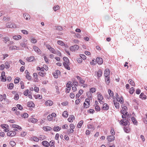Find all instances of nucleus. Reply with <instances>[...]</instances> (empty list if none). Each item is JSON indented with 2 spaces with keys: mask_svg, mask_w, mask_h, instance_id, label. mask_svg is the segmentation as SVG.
Segmentation results:
<instances>
[{
  "mask_svg": "<svg viewBox=\"0 0 147 147\" xmlns=\"http://www.w3.org/2000/svg\"><path fill=\"white\" fill-rule=\"evenodd\" d=\"M63 59L64 62L63 63V64L65 68L68 70L70 69V68L69 66V60L68 59L65 57H63Z\"/></svg>",
  "mask_w": 147,
  "mask_h": 147,
  "instance_id": "f257e3e1",
  "label": "nucleus"
},
{
  "mask_svg": "<svg viewBox=\"0 0 147 147\" xmlns=\"http://www.w3.org/2000/svg\"><path fill=\"white\" fill-rule=\"evenodd\" d=\"M27 40L25 38H24L23 39L22 42L20 43V45L22 47L25 48H27L28 49V48L27 46Z\"/></svg>",
  "mask_w": 147,
  "mask_h": 147,
  "instance_id": "f03ea898",
  "label": "nucleus"
},
{
  "mask_svg": "<svg viewBox=\"0 0 147 147\" xmlns=\"http://www.w3.org/2000/svg\"><path fill=\"white\" fill-rule=\"evenodd\" d=\"M127 117L124 118L123 119H121L120 121V123L121 124H122L123 125H127L128 124L129 122L128 121V119H126Z\"/></svg>",
  "mask_w": 147,
  "mask_h": 147,
  "instance_id": "7ed1b4c3",
  "label": "nucleus"
},
{
  "mask_svg": "<svg viewBox=\"0 0 147 147\" xmlns=\"http://www.w3.org/2000/svg\"><path fill=\"white\" fill-rule=\"evenodd\" d=\"M7 27L9 28H16V26L14 23L11 22H8L6 24Z\"/></svg>",
  "mask_w": 147,
  "mask_h": 147,
  "instance_id": "20e7f679",
  "label": "nucleus"
},
{
  "mask_svg": "<svg viewBox=\"0 0 147 147\" xmlns=\"http://www.w3.org/2000/svg\"><path fill=\"white\" fill-rule=\"evenodd\" d=\"M79 46L76 45L71 46L70 48V50L72 52H75L79 49Z\"/></svg>",
  "mask_w": 147,
  "mask_h": 147,
  "instance_id": "39448f33",
  "label": "nucleus"
},
{
  "mask_svg": "<svg viewBox=\"0 0 147 147\" xmlns=\"http://www.w3.org/2000/svg\"><path fill=\"white\" fill-rule=\"evenodd\" d=\"M46 47L51 52L54 54H56V52L54 48L51 47L49 45H46Z\"/></svg>",
  "mask_w": 147,
  "mask_h": 147,
  "instance_id": "423d86ee",
  "label": "nucleus"
},
{
  "mask_svg": "<svg viewBox=\"0 0 147 147\" xmlns=\"http://www.w3.org/2000/svg\"><path fill=\"white\" fill-rule=\"evenodd\" d=\"M7 136H9L13 137L15 136L16 134V132L14 131H10L7 133Z\"/></svg>",
  "mask_w": 147,
  "mask_h": 147,
  "instance_id": "0eeeda50",
  "label": "nucleus"
},
{
  "mask_svg": "<svg viewBox=\"0 0 147 147\" xmlns=\"http://www.w3.org/2000/svg\"><path fill=\"white\" fill-rule=\"evenodd\" d=\"M121 113L123 114L122 116V117L123 119L124 118H126L127 117V112L125 110H122L121 111Z\"/></svg>",
  "mask_w": 147,
  "mask_h": 147,
  "instance_id": "6e6552de",
  "label": "nucleus"
},
{
  "mask_svg": "<svg viewBox=\"0 0 147 147\" xmlns=\"http://www.w3.org/2000/svg\"><path fill=\"white\" fill-rule=\"evenodd\" d=\"M60 74V71L59 70L55 71V72L53 74L54 77L55 78H57L58 77V75Z\"/></svg>",
  "mask_w": 147,
  "mask_h": 147,
  "instance_id": "1a4fd4ad",
  "label": "nucleus"
},
{
  "mask_svg": "<svg viewBox=\"0 0 147 147\" xmlns=\"http://www.w3.org/2000/svg\"><path fill=\"white\" fill-rule=\"evenodd\" d=\"M96 61L97 63L99 65H101L103 63V60L100 57H98L96 59Z\"/></svg>",
  "mask_w": 147,
  "mask_h": 147,
  "instance_id": "9d476101",
  "label": "nucleus"
},
{
  "mask_svg": "<svg viewBox=\"0 0 147 147\" xmlns=\"http://www.w3.org/2000/svg\"><path fill=\"white\" fill-rule=\"evenodd\" d=\"M110 70L109 69H106L104 71V75L105 78H107L109 76L110 74Z\"/></svg>",
  "mask_w": 147,
  "mask_h": 147,
  "instance_id": "9b49d317",
  "label": "nucleus"
},
{
  "mask_svg": "<svg viewBox=\"0 0 147 147\" xmlns=\"http://www.w3.org/2000/svg\"><path fill=\"white\" fill-rule=\"evenodd\" d=\"M33 48L34 51L36 53L39 54H40L41 53V51L37 47L34 46Z\"/></svg>",
  "mask_w": 147,
  "mask_h": 147,
  "instance_id": "f8f14e48",
  "label": "nucleus"
},
{
  "mask_svg": "<svg viewBox=\"0 0 147 147\" xmlns=\"http://www.w3.org/2000/svg\"><path fill=\"white\" fill-rule=\"evenodd\" d=\"M9 50H19V47L16 46H11L9 47Z\"/></svg>",
  "mask_w": 147,
  "mask_h": 147,
  "instance_id": "ddd939ff",
  "label": "nucleus"
},
{
  "mask_svg": "<svg viewBox=\"0 0 147 147\" xmlns=\"http://www.w3.org/2000/svg\"><path fill=\"white\" fill-rule=\"evenodd\" d=\"M107 138L108 141L111 142L115 139V137L113 136H107Z\"/></svg>",
  "mask_w": 147,
  "mask_h": 147,
  "instance_id": "4468645a",
  "label": "nucleus"
},
{
  "mask_svg": "<svg viewBox=\"0 0 147 147\" xmlns=\"http://www.w3.org/2000/svg\"><path fill=\"white\" fill-rule=\"evenodd\" d=\"M3 41L5 43L8 44L9 43L10 39L8 37H3Z\"/></svg>",
  "mask_w": 147,
  "mask_h": 147,
  "instance_id": "2eb2a0df",
  "label": "nucleus"
},
{
  "mask_svg": "<svg viewBox=\"0 0 147 147\" xmlns=\"http://www.w3.org/2000/svg\"><path fill=\"white\" fill-rule=\"evenodd\" d=\"M45 105L47 106H51L53 105V102L51 100H48L45 102Z\"/></svg>",
  "mask_w": 147,
  "mask_h": 147,
  "instance_id": "dca6fc26",
  "label": "nucleus"
},
{
  "mask_svg": "<svg viewBox=\"0 0 147 147\" xmlns=\"http://www.w3.org/2000/svg\"><path fill=\"white\" fill-rule=\"evenodd\" d=\"M42 144L45 147H49V143L47 141H44L42 142Z\"/></svg>",
  "mask_w": 147,
  "mask_h": 147,
  "instance_id": "f3484780",
  "label": "nucleus"
},
{
  "mask_svg": "<svg viewBox=\"0 0 147 147\" xmlns=\"http://www.w3.org/2000/svg\"><path fill=\"white\" fill-rule=\"evenodd\" d=\"M77 79L79 80V82L82 84H83L85 82V81L82 79L79 76H77L76 77Z\"/></svg>",
  "mask_w": 147,
  "mask_h": 147,
  "instance_id": "a211bd4d",
  "label": "nucleus"
},
{
  "mask_svg": "<svg viewBox=\"0 0 147 147\" xmlns=\"http://www.w3.org/2000/svg\"><path fill=\"white\" fill-rule=\"evenodd\" d=\"M13 38L14 39L18 40L21 39L22 38V36L20 35H15L13 36Z\"/></svg>",
  "mask_w": 147,
  "mask_h": 147,
  "instance_id": "6ab92c4d",
  "label": "nucleus"
},
{
  "mask_svg": "<svg viewBox=\"0 0 147 147\" xmlns=\"http://www.w3.org/2000/svg\"><path fill=\"white\" fill-rule=\"evenodd\" d=\"M75 119V117L73 115H70L69 116V118L68 119V121L70 122H73V119Z\"/></svg>",
  "mask_w": 147,
  "mask_h": 147,
  "instance_id": "aec40b11",
  "label": "nucleus"
},
{
  "mask_svg": "<svg viewBox=\"0 0 147 147\" xmlns=\"http://www.w3.org/2000/svg\"><path fill=\"white\" fill-rule=\"evenodd\" d=\"M27 106L28 107H34V105L32 102L30 101L28 103Z\"/></svg>",
  "mask_w": 147,
  "mask_h": 147,
  "instance_id": "412c9836",
  "label": "nucleus"
},
{
  "mask_svg": "<svg viewBox=\"0 0 147 147\" xmlns=\"http://www.w3.org/2000/svg\"><path fill=\"white\" fill-rule=\"evenodd\" d=\"M24 16L26 20H30V16L28 14L26 13H24Z\"/></svg>",
  "mask_w": 147,
  "mask_h": 147,
  "instance_id": "4be33fe9",
  "label": "nucleus"
},
{
  "mask_svg": "<svg viewBox=\"0 0 147 147\" xmlns=\"http://www.w3.org/2000/svg\"><path fill=\"white\" fill-rule=\"evenodd\" d=\"M43 129L45 131H50L52 129V128L49 126L44 127H43Z\"/></svg>",
  "mask_w": 147,
  "mask_h": 147,
  "instance_id": "5701e85b",
  "label": "nucleus"
},
{
  "mask_svg": "<svg viewBox=\"0 0 147 147\" xmlns=\"http://www.w3.org/2000/svg\"><path fill=\"white\" fill-rule=\"evenodd\" d=\"M88 128V129H92L90 130L91 131H93L95 129V128L94 127L93 125L90 124H88L87 125Z\"/></svg>",
  "mask_w": 147,
  "mask_h": 147,
  "instance_id": "b1692460",
  "label": "nucleus"
},
{
  "mask_svg": "<svg viewBox=\"0 0 147 147\" xmlns=\"http://www.w3.org/2000/svg\"><path fill=\"white\" fill-rule=\"evenodd\" d=\"M49 146H50L51 147H55V141L53 140L50 141L49 143Z\"/></svg>",
  "mask_w": 147,
  "mask_h": 147,
  "instance_id": "393cba45",
  "label": "nucleus"
},
{
  "mask_svg": "<svg viewBox=\"0 0 147 147\" xmlns=\"http://www.w3.org/2000/svg\"><path fill=\"white\" fill-rule=\"evenodd\" d=\"M140 98L143 100L146 99V96L143 93H142L140 95Z\"/></svg>",
  "mask_w": 147,
  "mask_h": 147,
  "instance_id": "a878e982",
  "label": "nucleus"
},
{
  "mask_svg": "<svg viewBox=\"0 0 147 147\" xmlns=\"http://www.w3.org/2000/svg\"><path fill=\"white\" fill-rule=\"evenodd\" d=\"M12 127L13 128H17L18 129H22L21 127L18 125L16 124H12Z\"/></svg>",
  "mask_w": 147,
  "mask_h": 147,
  "instance_id": "bb28decb",
  "label": "nucleus"
},
{
  "mask_svg": "<svg viewBox=\"0 0 147 147\" xmlns=\"http://www.w3.org/2000/svg\"><path fill=\"white\" fill-rule=\"evenodd\" d=\"M98 94V100H102L103 98V96L99 93H97Z\"/></svg>",
  "mask_w": 147,
  "mask_h": 147,
  "instance_id": "cd10ccee",
  "label": "nucleus"
},
{
  "mask_svg": "<svg viewBox=\"0 0 147 147\" xmlns=\"http://www.w3.org/2000/svg\"><path fill=\"white\" fill-rule=\"evenodd\" d=\"M97 74V76L98 78L100 77L102 75V71L100 69L98 70V72L96 71L95 72Z\"/></svg>",
  "mask_w": 147,
  "mask_h": 147,
  "instance_id": "c85d7f7f",
  "label": "nucleus"
},
{
  "mask_svg": "<svg viewBox=\"0 0 147 147\" xmlns=\"http://www.w3.org/2000/svg\"><path fill=\"white\" fill-rule=\"evenodd\" d=\"M68 112L66 111H64L62 114V116L63 117L67 118L68 117Z\"/></svg>",
  "mask_w": 147,
  "mask_h": 147,
  "instance_id": "c756f323",
  "label": "nucleus"
},
{
  "mask_svg": "<svg viewBox=\"0 0 147 147\" xmlns=\"http://www.w3.org/2000/svg\"><path fill=\"white\" fill-rule=\"evenodd\" d=\"M102 108L103 109L107 110L108 109L109 107L107 104L105 103L103 105Z\"/></svg>",
  "mask_w": 147,
  "mask_h": 147,
  "instance_id": "7c9ffc66",
  "label": "nucleus"
},
{
  "mask_svg": "<svg viewBox=\"0 0 147 147\" xmlns=\"http://www.w3.org/2000/svg\"><path fill=\"white\" fill-rule=\"evenodd\" d=\"M29 120L30 122L33 123H36L38 121L37 119L34 118H31Z\"/></svg>",
  "mask_w": 147,
  "mask_h": 147,
  "instance_id": "2f4dec72",
  "label": "nucleus"
},
{
  "mask_svg": "<svg viewBox=\"0 0 147 147\" xmlns=\"http://www.w3.org/2000/svg\"><path fill=\"white\" fill-rule=\"evenodd\" d=\"M83 121L82 120L80 121L77 125V127L78 128H81L83 124Z\"/></svg>",
  "mask_w": 147,
  "mask_h": 147,
  "instance_id": "473e14b6",
  "label": "nucleus"
},
{
  "mask_svg": "<svg viewBox=\"0 0 147 147\" xmlns=\"http://www.w3.org/2000/svg\"><path fill=\"white\" fill-rule=\"evenodd\" d=\"M131 119L133 123L135 125H136L138 122L136 118L134 117H132L131 118Z\"/></svg>",
  "mask_w": 147,
  "mask_h": 147,
  "instance_id": "72a5a7b5",
  "label": "nucleus"
},
{
  "mask_svg": "<svg viewBox=\"0 0 147 147\" xmlns=\"http://www.w3.org/2000/svg\"><path fill=\"white\" fill-rule=\"evenodd\" d=\"M113 102H114V105L115 107L117 109H119V103L117 102H115V101H114V100L113 101Z\"/></svg>",
  "mask_w": 147,
  "mask_h": 147,
  "instance_id": "f704fd0d",
  "label": "nucleus"
},
{
  "mask_svg": "<svg viewBox=\"0 0 147 147\" xmlns=\"http://www.w3.org/2000/svg\"><path fill=\"white\" fill-rule=\"evenodd\" d=\"M34 57L31 56L27 58L26 60L28 61L31 62L32 61L34 60Z\"/></svg>",
  "mask_w": 147,
  "mask_h": 147,
  "instance_id": "c9c22d12",
  "label": "nucleus"
},
{
  "mask_svg": "<svg viewBox=\"0 0 147 147\" xmlns=\"http://www.w3.org/2000/svg\"><path fill=\"white\" fill-rule=\"evenodd\" d=\"M46 138V137L44 135H42L40 136L39 137V140H42Z\"/></svg>",
  "mask_w": 147,
  "mask_h": 147,
  "instance_id": "e433bc0d",
  "label": "nucleus"
},
{
  "mask_svg": "<svg viewBox=\"0 0 147 147\" xmlns=\"http://www.w3.org/2000/svg\"><path fill=\"white\" fill-rule=\"evenodd\" d=\"M61 129V128L59 126H55L53 128V130L55 131H58Z\"/></svg>",
  "mask_w": 147,
  "mask_h": 147,
  "instance_id": "4c0bfd02",
  "label": "nucleus"
},
{
  "mask_svg": "<svg viewBox=\"0 0 147 147\" xmlns=\"http://www.w3.org/2000/svg\"><path fill=\"white\" fill-rule=\"evenodd\" d=\"M128 82L132 86H135V83L131 79H129L128 80Z\"/></svg>",
  "mask_w": 147,
  "mask_h": 147,
  "instance_id": "58836bf2",
  "label": "nucleus"
},
{
  "mask_svg": "<svg viewBox=\"0 0 147 147\" xmlns=\"http://www.w3.org/2000/svg\"><path fill=\"white\" fill-rule=\"evenodd\" d=\"M124 130L127 133H128L130 131L129 128L127 127H125L124 128Z\"/></svg>",
  "mask_w": 147,
  "mask_h": 147,
  "instance_id": "ea45409f",
  "label": "nucleus"
},
{
  "mask_svg": "<svg viewBox=\"0 0 147 147\" xmlns=\"http://www.w3.org/2000/svg\"><path fill=\"white\" fill-rule=\"evenodd\" d=\"M72 86V83L70 81H69L66 84L67 87H70V88Z\"/></svg>",
  "mask_w": 147,
  "mask_h": 147,
  "instance_id": "a19ab883",
  "label": "nucleus"
},
{
  "mask_svg": "<svg viewBox=\"0 0 147 147\" xmlns=\"http://www.w3.org/2000/svg\"><path fill=\"white\" fill-rule=\"evenodd\" d=\"M90 105V104L89 103H86L85 102H84V107L86 109L89 107V106Z\"/></svg>",
  "mask_w": 147,
  "mask_h": 147,
  "instance_id": "79ce46f5",
  "label": "nucleus"
},
{
  "mask_svg": "<svg viewBox=\"0 0 147 147\" xmlns=\"http://www.w3.org/2000/svg\"><path fill=\"white\" fill-rule=\"evenodd\" d=\"M55 27L56 30H59L61 31L63 30V28L61 26H55Z\"/></svg>",
  "mask_w": 147,
  "mask_h": 147,
  "instance_id": "37998d69",
  "label": "nucleus"
},
{
  "mask_svg": "<svg viewBox=\"0 0 147 147\" xmlns=\"http://www.w3.org/2000/svg\"><path fill=\"white\" fill-rule=\"evenodd\" d=\"M13 84L12 83H11L9 84V86H8V89H12L13 87Z\"/></svg>",
  "mask_w": 147,
  "mask_h": 147,
  "instance_id": "c03bdc74",
  "label": "nucleus"
},
{
  "mask_svg": "<svg viewBox=\"0 0 147 147\" xmlns=\"http://www.w3.org/2000/svg\"><path fill=\"white\" fill-rule=\"evenodd\" d=\"M105 82H106V84L107 85H108L109 84L110 82V81L109 77H108L107 78H106L105 79Z\"/></svg>",
  "mask_w": 147,
  "mask_h": 147,
  "instance_id": "a18cd8bd",
  "label": "nucleus"
},
{
  "mask_svg": "<svg viewBox=\"0 0 147 147\" xmlns=\"http://www.w3.org/2000/svg\"><path fill=\"white\" fill-rule=\"evenodd\" d=\"M5 66L6 68L7 69L9 67L10 65L7 62H6L5 63Z\"/></svg>",
  "mask_w": 147,
  "mask_h": 147,
  "instance_id": "49530a36",
  "label": "nucleus"
},
{
  "mask_svg": "<svg viewBox=\"0 0 147 147\" xmlns=\"http://www.w3.org/2000/svg\"><path fill=\"white\" fill-rule=\"evenodd\" d=\"M108 92L109 95L110 96H112L113 95V91H112L111 90L109 89L108 90Z\"/></svg>",
  "mask_w": 147,
  "mask_h": 147,
  "instance_id": "de8ad7c7",
  "label": "nucleus"
},
{
  "mask_svg": "<svg viewBox=\"0 0 147 147\" xmlns=\"http://www.w3.org/2000/svg\"><path fill=\"white\" fill-rule=\"evenodd\" d=\"M134 88L132 87L130 89L129 92L131 94H132L134 93Z\"/></svg>",
  "mask_w": 147,
  "mask_h": 147,
  "instance_id": "09e8293b",
  "label": "nucleus"
},
{
  "mask_svg": "<svg viewBox=\"0 0 147 147\" xmlns=\"http://www.w3.org/2000/svg\"><path fill=\"white\" fill-rule=\"evenodd\" d=\"M59 9V7L58 5L55 6L53 7V10L55 11H56L57 10H58Z\"/></svg>",
  "mask_w": 147,
  "mask_h": 147,
  "instance_id": "8fccbe9b",
  "label": "nucleus"
},
{
  "mask_svg": "<svg viewBox=\"0 0 147 147\" xmlns=\"http://www.w3.org/2000/svg\"><path fill=\"white\" fill-rule=\"evenodd\" d=\"M90 90L91 92H92V93H93L95 92L96 89L94 88H92L90 89Z\"/></svg>",
  "mask_w": 147,
  "mask_h": 147,
  "instance_id": "3c124183",
  "label": "nucleus"
},
{
  "mask_svg": "<svg viewBox=\"0 0 147 147\" xmlns=\"http://www.w3.org/2000/svg\"><path fill=\"white\" fill-rule=\"evenodd\" d=\"M20 80V79L19 78H16L14 80V83L15 84H17L19 82V80Z\"/></svg>",
  "mask_w": 147,
  "mask_h": 147,
  "instance_id": "603ef678",
  "label": "nucleus"
},
{
  "mask_svg": "<svg viewBox=\"0 0 147 147\" xmlns=\"http://www.w3.org/2000/svg\"><path fill=\"white\" fill-rule=\"evenodd\" d=\"M57 43L59 45H61V46H63L64 45L63 42L61 40H58L57 41Z\"/></svg>",
  "mask_w": 147,
  "mask_h": 147,
  "instance_id": "864d4df0",
  "label": "nucleus"
},
{
  "mask_svg": "<svg viewBox=\"0 0 147 147\" xmlns=\"http://www.w3.org/2000/svg\"><path fill=\"white\" fill-rule=\"evenodd\" d=\"M3 20L4 21H9L10 20V18L9 17H4L3 18Z\"/></svg>",
  "mask_w": 147,
  "mask_h": 147,
  "instance_id": "5fc2aeb1",
  "label": "nucleus"
},
{
  "mask_svg": "<svg viewBox=\"0 0 147 147\" xmlns=\"http://www.w3.org/2000/svg\"><path fill=\"white\" fill-rule=\"evenodd\" d=\"M48 120L49 121L52 120L53 119V117L51 115H49L47 117Z\"/></svg>",
  "mask_w": 147,
  "mask_h": 147,
  "instance_id": "6e6d98bb",
  "label": "nucleus"
},
{
  "mask_svg": "<svg viewBox=\"0 0 147 147\" xmlns=\"http://www.w3.org/2000/svg\"><path fill=\"white\" fill-rule=\"evenodd\" d=\"M80 57L82 59H83L84 60H85L86 59V56L83 54H81L80 55Z\"/></svg>",
  "mask_w": 147,
  "mask_h": 147,
  "instance_id": "4d7b16f0",
  "label": "nucleus"
},
{
  "mask_svg": "<svg viewBox=\"0 0 147 147\" xmlns=\"http://www.w3.org/2000/svg\"><path fill=\"white\" fill-rule=\"evenodd\" d=\"M21 32L24 34H27L28 33L27 30H22Z\"/></svg>",
  "mask_w": 147,
  "mask_h": 147,
  "instance_id": "13d9d810",
  "label": "nucleus"
},
{
  "mask_svg": "<svg viewBox=\"0 0 147 147\" xmlns=\"http://www.w3.org/2000/svg\"><path fill=\"white\" fill-rule=\"evenodd\" d=\"M10 145L12 146H15L16 144L15 142L13 141H10Z\"/></svg>",
  "mask_w": 147,
  "mask_h": 147,
  "instance_id": "bf43d9fd",
  "label": "nucleus"
},
{
  "mask_svg": "<svg viewBox=\"0 0 147 147\" xmlns=\"http://www.w3.org/2000/svg\"><path fill=\"white\" fill-rule=\"evenodd\" d=\"M21 116L23 117H24L25 118L26 117L27 118L28 117V114L27 113H24L23 114H22V115Z\"/></svg>",
  "mask_w": 147,
  "mask_h": 147,
  "instance_id": "052dcab7",
  "label": "nucleus"
},
{
  "mask_svg": "<svg viewBox=\"0 0 147 147\" xmlns=\"http://www.w3.org/2000/svg\"><path fill=\"white\" fill-rule=\"evenodd\" d=\"M17 106L18 109L20 110H22L23 109V107L20 104H18Z\"/></svg>",
  "mask_w": 147,
  "mask_h": 147,
  "instance_id": "680f3d73",
  "label": "nucleus"
},
{
  "mask_svg": "<svg viewBox=\"0 0 147 147\" xmlns=\"http://www.w3.org/2000/svg\"><path fill=\"white\" fill-rule=\"evenodd\" d=\"M30 41L31 42L33 43H36L37 42L36 39L34 38H31Z\"/></svg>",
  "mask_w": 147,
  "mask_h": 147,
  "instance_id": "e2e57ef3",
  "label": "nucleus"
},
{
  "mask_svg": "<svg viewBox=\"0 0 147 147\" xmlns=\"http://www.w3.org/2000/svg\"><path fill=\"white\" fill-rule=\"evenodd\" d=\"M96 63V61H94V60H92V61L91 62H90V63L91 65H95Z\"/></svg>",
  "mask_w": 147,
  "mask_h": 147,
  "instance_id": "0e129e2a",
  "label": "nucleus"
},
{
  "mask_svg": "<svg viewBox=\"0 0 147 147\" xmlns=\"http://www.w3.org/2000/svg\"><path fill=\"white\" fill-rule=\"evenodd\" d=\"M67 87V88L65 90V92L67 93H69V92L70 90L71 89V88H70V87Z\"/></svg>",
  "mask_w": 147,
  "mask_h": 147,
  "instance_id": "69168bd1",
  "label": "nucleus"
},
{
  "mask_svg": "<svg viewBox=\"0 0 147 147\" xmlns=\"http://www.w3.org/2000/svg\"><path fill=\"white\" fill-rule=\"evenodd\" d=\"M95 109L96 111H99L100 110V107H99L98 105H97L95 107Z\"/></svg>",
  "mask_w": 147,
  "mask_h": 147,
  "instance_id": "338daca9",
  "label": "nucleus"
},
{
  "mask_svg": "<svg viewBox=\"0 0 147 147\" xmlns=\"http://www.w3.org/2000/svg\"><path fill=\"white\" fill-rule=\"evenodd\" d=\"M1 77H2L1 80L2 81L5 82L6 81V77L5 76H2Z\"/></svg>",
  "mask_w": 147,
  "mask_h": 147,
  "instance_id": "774afa93",
  "label": "nucleus"
}]
</instances>
